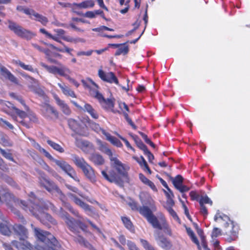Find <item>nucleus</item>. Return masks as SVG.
I'll use <instances>...</instances> for the list:
<instances>
[{"label":"nucleus","instance_id":"obj_51","mask_svg":"<svg viewBox=\"0 0 250 250\" xmlns=\"http://www.w3.org/2000/svg\"><path fill=\"white\" fill-rule=\"evenodd\" d=\"M70 73H67L66 74V76H65L64 77L67 79L68 80L69 82H70L71 83H73L76 87H78L79 86V83L76 81H75L74 79L71 78L70 76H69V74Z\"/></svg>","mask_w":250,"mask_h":250},{"label":"nucleus","instance_id":"obj_11","mask_svg":"<svg viewBox=\"0 0 250 250\" xmlns=\"http://www.w3.org/2000/svg\"><path fill=\"white\" fill-rule=\"evenodd\" d=\"M82 82L83 86L89 89V93L91 96L98 100L102 99L103 95L98 91V85L91 79L88 78L85 80H82Z\"/></svg>","mask_w":250,"mask_h":250},{"label":"nucleus","instance_id":"obj_41","mask_svg":"<svg viewBox=\"0 0 250 250\" xmlns=\"http://www.w3.org/2000/svg\"><path fill=\"white\" fill-rule=\"evenodd\" d=\"M200 205H204V204H208L212 205V201L207 195L202 196L199 200Z\"/></svg>","mask_w":250,"mask_h":250},{"label":"nucleus","instance_id":"obj_47","mask_svg":"<svg viewBox=\"0 0 250 250\" xmlns=\"http://www.w3.org/2000/svg\"><path fill=\"white\" fill-rule=\"evenodd\" d=\"M0 151L3 157L5 158L13 161V158L11 154L9 151H6L0 148Z\"/></svg>","mask_w":250,"mask_h":250},{"label":"nucleus","instance_id":"obj_42","mask_svg":"<svg viewBox=\"0 0 250 250\" xmlns=\"http://www.w3.org/2000/svg\"><path fill=\"white\" fill-rule=\"evenodd\" d=\"M0 230L4 235H8L10 233L9 227L3 224H0Z\"/></svg>","mask_w":250,"mask_h":250},{"label":"nucleus","instance_id":"obj_3","mask_svg":"<svg viewBox=\"0 0 250 250\" xmlns=\"http://www.w3.org/2000/svg\"><path fill=\"white\" fill-rule=\"evenodd\" d=\"M140 212L147 219L148 222L151 224L154 228L163 230L166 233L169 235L171 234V229L167 223L165 217L162 214L160 213L156 217L146 207L141 208Z\"/></svg>","mask_w":250,"mask_h":250},{"label":"nucleus","instance_id":"obj_61","mask_svg":"<svg viewBox=\"0 0 250 250\" xmlns=\"http://www.w3.org/2000/svg\"><path fill=\"white\" fill-rule=\"evenodd\" d=\"M118 136L125 142V145L128 148L132 149L133 151L134 150V149L131 146L130 144L127 140L120 136L119 135H118Z\"/></svg>","mask_w":250,"mask_h":250},{"label":"nucleus","instance_id":"obj_12","mask_svg":"<svg viewBox=\"0 0 250 250\" xmlns=\"http://www.w3.org/2000/svg\"><path fill=\"white\" fill-rule=\"evenodd\" d=\"M41 65L45 68L49 73L54 75L58 74L64 77L67 73H71V71L67 67L62 65L60 67L54 65L48 66L43 63H41Z\"/></svg>","mask_w":250,"mask_h":250},{"label":"nucleus","instance_id":"obj_59","mask_svg":"<svg viewBox=\"0 0 250 250\" xmlns=\"http://www.w3.org/2000/svg\"><path fill=\"white\" fill-rule=\"evenodd\" d=\"M23 12L27 15H29L30 18L32 19V17H33V13H35V11L29 9L24 8Z\"/></svg>","mask_w":250,"mask_h":250},{"label":"nucleus","instance_id":"obj_14","mask_svg":"<svg viewBox=\"0 0 250 250\" xmlns=\"http://www.w3.org/2000/svg\"><path fill=\"white\" fill-rule=\"evenodd\" d=\"M75 144L85 153H89L94 150L93 145L89 141L83 139L76 137Z\"/></svg>","mask_w":250,"mask_h":250},{"label":"nucleus","instance_id":"obj_43","mask_svg":"<svg viewBox=\"0 0 250 250\" xmlns=\"http://www.w3.org/2000/svg\"><path fill=\"white\" fill-rule=\"evenodd\" d=\"M53 31L56 33V35L55 36L58 37L59 39L60 37L63 40L64 37H67V36H64L65 33V31L62 29H55Z\"/></svg>","mask_w":250,"mask_h":250},{"label":"nucleus","instance_id":"obj_58","mask_svg":"<svg viewBox=\"0 0 250 250\" xmlns=\"http://www.w3.org/2000/svg\"><path fill=\"white\" fill-rule=\"evenodd\" d=\"M144 153L147 156L149 161L151 162L154 158L153 155L148 149H147Z\"/></svg>","mask_w":250,"mask_h":250},{"label":"nucleus","instance_id":"obj_1","mask_svg":"<svg viewBox=\"0 0 250 250\" xmlns=\"http://www.w3.org/2000/svg\"><path fill=\"white\" fill-rule=\"evenodd\" d=\"M105 153L109 156L111 166L116 170L118 174L112 171L108 174L106 171L103 170L102 171L103 176L108 181L122 187L124 182L128 180V171L129 167L120 161L118 159L117 155L113 154L110 149L105 148Z\"/></svg>","mask_w":250,"mask_h":250},{"label":"nucleus","instance_id":"obj_40","mask_svg":"<svg viewBox=\"0 0 250 250\" xmlns=\"http://www.w3.org/2000/svg\"><path fill=\"white\" fill-rule=\"evenodd\" d=\"M182 182L183 178L179 175H177L172 180V183L176 188H178L181 185H182Z\"/></svg>","mask_w":250,"mask_h":250},{"label":"nucleus","instance_id":"obj_9","mask_svg":"<svg viewBox=\"0 0 250 250\" xmlns=\"http://www.w3.org/2000/svg\"><path fill=\"white\" fill-rule=\"evenodd\" d=\"M214 220L215 222L219 223L221 222V221L224 222V226L226 228H227L230 226L231 228V229H227L226 230V233L231 235L233 236H236L237 233V228L234 226L233 222L230 221L229 217L228 216L218 211L214 216Z\"/></svg>","mask_w":250,"mask_h":250},{"label":"nucleus","instance_id":"obj_37","mask_svg":"<svg viewBox=\"0 0 250 250\" xmlns=\"http://www.w3.org/2000/svg\"><path fill=\"white\" fill-rule=\"evenodd\" d=\"M122 220L126 229L130 231L133 230V226L130 220L127 217H122Z\"/></svg>","mask_w":250,"mask_h":250},{"label":"nucleus","instance_id":"obj_55","mask_svg":"<svg viewBox=\"0 0 250 250\" xmlns=\"http://www.w3.org/2000/svg\"><path fill=\"white\" fill-rule=\"evenodd\" d=\"M0 124L1 125H6L9 128L13 129V126L9 122L0 118Z\"/></svg>","mask_w":250,"mask_h":250},{"label":"nucleus","instance_id":"obj_20","mask_svg":"<svg viewBox=\"0 0 250 250\" xmlns=\"http://www.w3.org/2000/svg\"><path fill=\"white\" fill-rule=\"evenodd\" d=\"M69 197L73 200L77 205L81 207L84 210V211L86 212V213L89 215H91L93 212L92 209L91 207L86 204V203L83 202L80 199L77 198L74 194H69Z\"/></svg>","mask_w":250,"mask_h":250},{"label":"nucleus","instance_id":"obj_32","mask_svg":"<svg viewBox=\"0 0 250 250\" xmlns=\"http://www.w3.org/2000/svg\"><path fill=\"white\" fill-rule=\"evenodd\" d=\"M73 161L75 164L81 169L88 164L83 158L79 157L76 155L73 156Z\"/></svg>","mask_w":250,"mask_h":250},{"label":"nucleus","instance_id":"obj_6","mask_svg":"<svg viewBox=\"0 0 250 250\" xmlns=\"http://www.w3.org/2000/svg\"><path fill=\"white\" fill-rule=\"evenodd\" d=\"M15 234L19 237L20 242L13 241L12 245L15 247L18 250H32L33 248L29 243L25 241L27 238L28 231L27 229L21 225H15L13 227Z\"/></svg>","mask_w":250,"mask_h":250},{"label":"nucleus","instance_id":"obj_39","mask_svg":"<svg viewBox=\"0 0 250 250\" xmlns=\"http://www.w3.org/2000/svg\"><path fill=\"white\" fill-rule=\"evenodd\" d=\"M186 229L188 235L190 236L192 241L199 247V241L197 238L196 237V236H195L194 233L192 230V229L189 228H187Z\"/></svg>","mask_w":250,"mask_h":250},{"label":"nucleus","instance_id":"obj_17","mask_svg":"<svg viewBox=\"0 0 250 250\" xmlns=\"http://www.w3.org/2000/svg\"><path fill=\"white\" fill-rule=\"evenodd\" d=\"M41 183L47 190L52 191L53 193L57 194L61 200L63 201L64 196L57 187L53 185L50 182L45 179H43L42 181H41Z\"/></svg>","mask_w":250,"mask_h":250},{"label":"nucleus","instance_id":"obj_10","mask_svg":"<svg viewBox=\"0 0 250 250\" xmlns=\"http://www.w3.org/2000/svg\"><path fill=\"white\" fill-rule=\"evenodd\" d=\"M40 31L41 33L45 35L46 37L51 39L62 44L63 46V48L56 47L53 44L51 43H47L46 42H43L44 44L46 45L48 47L56 51L62 53L66 52L68 54H71V52L73 51V49L69 48L68 47H67L60 40H59L58 37L52 35L51 34L49 33L44 28H41L40 29Z\"/></svg>","mask_w":250,"mask_h":250},{"label":"nucleus","instance_id":"obj_21","mask_svg":"<svg viewBox=\"0 0 250 250\" xmlns=\"http://www.w3.org/2000/svg\"><path fill=\"white\" fill-rule=\"evenodd\" d=\"M0 71L1 74L6 79L10 82L16 83H19L18 79L15 77L4 66H0Z\"/></svg>","mask_w":250,"mask_h":250},{"label":"nucleus","instance_id":"obj_63","mask_svg":"<svg viewBox=\"0 0 250 250\" xmlns=\"http://www.w3.org/2000/svg\"><path fill=\"white\" fill-rule=\"evenodd\" d=\"M200 205V211L202 214L204 215H207L208 214V210L206 207L204 206V205Z\"/></svg>","mask_w":250,"mask_h":250},{"label":"nucleus","instance_id":"obj_36","mask_svg":"<svg viewBox=\"0 0 250 250\" xmlns=\"http://www.w3.org/2000/svg\"><path fill=\"white\" fill-rule=\"evenodd\" d=\"M140 242L145 250H156L153 246L146 240L141 238L140 239Z\"/></svg>","mask_w":250,"mask_h":250},{"label":"nucleus","instance_id":"obj_28","mask_svg":"<svg viewBox=\"0 0 250 250\" xmlns=\"http://www.w3.org/2000/svg\"><path fill=\"white\" fill-rule=\"evenodd\" d=\"M99 102L102 105V106L107 109H111L114 106V104L113 101L111 99H105L104 97L102 96V99H99Z\"/></svg>","mask_w":250,"mask_h":250},{"label":"nucleus","instance_id":"obj_38","mask_svg":"<svg viewBox=\"0 0 250 250\" xmlns=\"http://www.w3.org/2000/svg\"><path fill=\"white\" fill-rule=\"evenodd\" d=\"M15 63L16 64L20 65L21 67H22L24 70H28L29 71H32V72L34 71V69L33 68L32 66L30 65L25 64L23 62H22L19 60L15 61Z\"/></svg>","mask_w":250,"mask_h":250},{"label":"nucleus","instance_id":"obj_53","mask_svg":"<svg viewBox=\"0 0 250 250\" xmlns=\"http://www.w3.org/2000/svg\"><path fill=\"white\" fill-rule=\"evenodd\" d=\"M140 134L147 144L150 145L151 146L153 147H155L154 144L147 138V136L146 134L142 132H140Z\"/></svg>","mask_w":250,"mask_h":250},{"label":"nucleus","instance_id":"obj_22","mask_svg":"<svg viewBox=\"0 0 250 250\" xmlns=\"http://www.w3.org/2000/svg\"><path fill=\"white\" fill-rule=\"evenodd\" d=\"M54 98L57 104L60 106L62 112L66 115H70L71 110L64 101L61 100L56 94L54 95Z\"/></svg>","mask_w":250,"mask_h":250},{"label":"nucleus","instance_id":"obj_23","mask_svg":"<svg viewBox=\"0 0 250 250\" xmlns=\"http://www.w3.org/2000/svg\"><path fill=\"white\" fill-rule=\"evenodd\" d=\"M84 175L92 182L96 181V175L93 168L87 164L82 169Z\"/></svg>","mask_w":250,"mask_h":250},{"label":"nucleus","instance_id":"obj_50","mask_svg":"<svg viewBox=\"0 0 250 250\" xmlns=\"http://www.w3.org/2000/svg\"><path fill=\"white\" fill-rule=\"evenodd\" d=\"M174 205V202L172 198H167V202L165 205V208L167 210H168V208H172Z\"/></svg>","mask_w":250,"mask_h":250},{"label":"nucleus","instance_id":"obj_45","mask_svg":"<svg viewBox=\"0 0 250 250\" xmlns=\"http://www.w3.org/2000/svg\"><path fill=\"white\" fill-rule=\"evenodd\" d=\"M75 241L81 244H83L86 247H88L89 246L90 248L93 249V247L88 242H85L83 238L81 236H79L75 238Z\"/></svg>","mask_w":250,"mask_h":250},{"label":"nucleus","instance_id":"obj_7","mask_svg":"<svg viewBox=\"0 0 250 250\" xmlns=\"http://www.w3.org/2000/svg\"><path fill=\"white\" fill-rule=\"evenodd\" d=\"M2 109L7 114L10 115L13 120L21 123L24 125H26L22 121V119L27 116V114L25 112L18 109L10 103H7V104H5L3 106Z\"/></svg>","mask_w":250,"mask_h":250},{"label":"nucleus","instance_id":"obj_35","mask_svg":"<svg viewBox=\"0 0 250 250\" xmlns=\"http://www.w3.org/2000/svg\"><path fill=\"white\" fill-rule=\"evenodd\" d=\"M47 143L50 146H51L55 150L60 153L64 152V149L58 144H57L50 140H48L47 141Z\"/></svg>","mask_w":250,"mask_h":250},{"label":"nucleus","instance_id":"obj_34","mask_svg":"<svg viewBox=\"0 0 250 250\" xmlns=\"http://www.w3.org/2000/svg\"><path fill=\"white\" fill-rule=\"evenodd\" d=\"M63 40H64L67 42L73 43L75 44H77L79 42L84 43L85 42V40L84 39L79 38V37L73 38V37H71L70 36H67V37H64Z\"/></svg>","mask_w":250,"mask_h":250},{"label":"nucleus","instance_id":"obj_52","mask_svg":"<svg viewBox=\"0 0 250 250\" xmlns=\"http://www.w3.org/2000/svg\"><path fill=\"white\" fill-rule=\"evenodd\" d=\"M136 144L138 147L145 152L147 149L146 146L140 140H136Z\"/></svg>","mask_w":250,"mask_h":250},{"label":"nucleus","instance_id":"obj_64","mask_svg":"<svg viewBox=\"0 0 250 250\" xmlns=\"http://www.w3.org/2000/svg\"><path fill=\"white\" fill-rule=\"evenodd\" d=\"M119 240L122 245H125L127 243L126 242V239L123 235H120L119 237Z\"/></svg>","mask_w":250,"mask_h":250},{"label":"nucleus","instance_id":"obj_46","mask_svg":"<svg viewBox=\"0 0 250 250\" xmlns=\"http://www.w3.org/2000/svg\"><path fill=\"white\" fill-rule=\"evenodd\" d=\"M167 211L175 220L180 222V219L179 217H178L175 211L172 209V208H170L168 207V210H167Z\"/></svg>","mask_w":250,"mask_h":250},{"label":"nucleus","instance_id":"obj_62","mask_svg":"<svg viewBox=\"0 0 250 250\" xmlns=\"http://www.w3.org/2000/svg\"><path fill=\"white\" fill-rule=\"evenodd\" d=\"M178 189L180 192H184L188 191L189 188L188 187L183 185V184L181 185L178 188H177Z\"/></svg>","mask_w":250,"mask_h":250},{"label":"nucleus","instance_id":"obj_13","mask_svg":"<svg viewBox=\"0 0 250 250\" xmlns=\"http://www.w3.org/2000/svg\"><path fill=\"white\" fill-rule=\"evenodd\" d=\"M41 107L42 113L45 118L51 120H54L58 118V112L50 104H44L41 105Z\"/></svg>","mask_w":250,"mask_h":250},{"label":"nucleus","instance_id":"obj_49","mask_svg":"<svg viewBox=\"0 0 250 250\" xmlns=\"http://www.w3.org/2000/svg\"><path fill=\"white\" fill-rule=\"evenodd\" d=\"M94 52L92 50H90L87 51H78L77 53V55L78 56H90L92 55V53Z\"/></svg>","mask_w":250,"mask_h":250},{"label":"nucleus","instance_id":"obj_18","mask_svg":"<svg viewBox=\"0 0 250 250\" xmlns=\"http://www.w3.org/2000/svg\"><path fill=\"white\" fill-rule=\"evenodd\" d=\"M81 122L82 124H80L77 121L72 119H70L68 121V125L72 129L81 135L86 136V133L82 132L80 131L81 128H84L85 127L84 123L85 122V120L84 121H81Z\"/></svg>","mask_w":250,"mask_h":250},{"label":"nucleus","instance_id":"obj_30","mask_svg":"<svg viewBox=\"0 0 250 250\" xmlns=\"http://www.w3.org/2000/svg\"><path fill=\"white\" fill-rule=\"evenodd\" d=\"M133 158L140 165L142 168L146 171H147L149 173H151V170L149 168L146 161L145 160L143 156H141L140 158L134 156Z\"/></svg>","mask_w":250,"mask_h":250},{"label":"nucleus","instance_id":"obj_31","mask_svg":"<svg viewBox=\"0 0 250 250\" xmlns=\"http://www.w3.org/2000/svg\"><path fill=\"white\" fill-rule=\"evenodd\" d=\"M104 135L106 137V140L114 146H116L117 147L122 146L123 145L122 143L116 138L112 136L109 133L106 132H104Z\"/></svg>","mask_w":250,"mask_h":250},{"label":"nucleus","instance_id":"obj_5","mask_svg":"<svg viewBox=\"0 0 250 250\" xmlns=\"http://www.w3.org/2000/svg\"><path fill=\"white\" fill-rule=\"evenodd\" d=\"M65 207L67 208L73 214L79 218L77 220H75L70 217L68 213L64 211L61 210L59 213V216L64 220L67 225L72 231H74L77 227L80 228L82 230H84L86 227L83 223L84 219L79 215L77 211L74 210L67 203H64Z\"/></svg>","mask_w":250,"mask_h":250},{"label":"nucleus","instance_id":"obj_26","mask_svg":"<svg viewBox=\"0 0 250 250\" xmlns=\"http://www.w3.org/2000/svg\"><path fill=\"white\" fill-rule=\"evenodd\" d=\"M84 125L85 127H90L92 129L98 133H101L104 135V132H106L104 130L102 129L98 124L93 122H90L88 119H85Z\"/></svg>","mask_w":250,"mask_h":250},{"label":"nucleus","instance_id":"obj_57","mask_svg":"<svg viewBox=\"0 0 250 250\" xmlns=\"http://www.w3.org/2000/svg\"><path fill=\"white\" fill-rule=\"evenodd\" d=\"M145 185L149 186L154 191H157V189L154 183L148 180Z\"/></svg>","mask_w":250,"mask_h":250},{"label":"nucleus","instance_id":"obj_25","mask_svg":"<svg viewBox=\"0 0 250 250\" xmlns=\"http://www.w3.org/2000/svg\"><path fill=\"white\" fill-rule=\"evenodd\" d=\"M57 85L61 89L62 93L67 96H70L73 98H76V95L74 92L68 86L64 83H58Z\"/></svg>","mask_w":250,"mask_h":250},{"label":"nucleus","instance_id":"obj_27","mask_svg":"<svg viewBox=\"0 0 250 250\" xmlns=\"http://www.w3.org/2000/svg\"><path fill=\"white\" fill-rule=\"evenodd\" d=\"M89 160L95 165L100 166L102 165L104 163V160L103 157L98 154H92L89 157Z\"/></svg>","mask_w":250,"mask_h":250},{"label":"nucleus","instance_id":"obj_60","mask_svg":"<svg viewBox=\"0 0 250 250\" xmlns=\"http://www.w3.org/2000/svg\"><path fill=\"white\" fill-rule=\"evenodd\" d=\"M84 16L88 18H95L96 17L95 14L93 11H87L86 12Z\"/></svg>","mask_w":250,"mask_h":250},{"label":"nucleus","instance_id":"obj_24","mask_svg":"<svg viewBox=\"0 0 250 250\" xmlns=\"http://www.w3.org/2000/svg\"><path fill=\"white\" fill-rule=\"evenodd\" d=\"M94 1L93 0H86L81 3H72V9H87L92 8L94 6Z\"/></svg>","mask_w":250,"mask_h":250},{"label":"nucleus","instance_id":"obj_2","mask_svg":"<svg viewBox=\"0 0 250 250\" xmlns=\"http://www.w3.org/2000/svg\"><path fill=\"white\" fill-rule=\"evenodd\" d=\"M21 204L23 209L37 216L43 224H46L47 221L53 224H56V222L53 218L43 211V208L46 209L51 208L53 206L50 203L43 204L41 201L35 198L33 193L30 195V199L27 204L24 201H21Z\"/></svg>","mask_w":250,"mask_h":250},{"label":"nucleus","instance_id":"obj_44","mask_svg":"<svg viewBox=\"0 0 250 250\" xmlns=\"http://www.w3.org/2000/svg\"><path fill=\"white\" fill-rule=\"evenodd\" d=\"M128 51V48L127 46H121L119 47L115 53V55L119 56L122 54H125Z\"/></svg>","mask_w":250,"mask_h":250},{"label":"nucleus","instance_id":"obj_54","mask_svg":"<svg viewBox=\"0 0 250 250\" xmlns=\"http://www.w3.org/2000/svg\"><path fill=\"white\" fill-rule=\"evenodd\" d=\"M221 234V230L217 228H214L213 229L211 236H212V238L217 237L218 236L220 235Z\"/></svg>","mask_w":250,"mask_h":250},{"label":"nucleus","instance_id":"obj_48","mask_svg":"<svg viewBox=\"0 0 250 250\" xmlns=\"http://www.w3.org/2000/svg\"><path fill=\"white\" fill-rule=\"evenodd\" d=\"M126 244L129 250H140L136 245L131 241L128 240Z\"/></svg>","mask_w":250,"mask_h":250},{"label":"nucleus","instance_id":"obj_56","mask_svg":"<svg viewBox=\"0 0 250 250\" xmlns=\"http://www.w3.org/2000/svg\"><path fill=\"white\" fill-rule=\"evenodd\" d=\"M167 190H164V192L167 197V198H173L174 197V195L171 189L168 188L167 189Z\"/></svg>","mask_w":250,"mask_h":250},{"label":"nucleus","instance_id":"obj_19","mask_svg":"<svg viewBox=\"0 0 250 250\" xmlns=\"http://www.w3.org/2000/svg\"><path fill=\"white\" fill-rule=\"evenodd\" d=\"M98 75L100 78L104 81L110 83H115L118 84V81L116 77L113 72L105 73L102 70H99Z\"/></svg>","mask_w":250,"mask_h":250},{"label":"nucleus","instance_id":"obj_29","mask_svg":"<svg viewBox=\"0 0 250 250\" xmlns=\"http://www.w3.org/2000/svg\"><path fill=\"white\" fill-rule=\"evenodd\" d=\"M30 79L31 81V83H32V85H29V88L31 89V90L40 96H43L44 94V91L42 89L36 86L38 85L36 80L31 78H30Z\"/></svg>","mask_w":250,"mask_h":250},{"label":"nucleus","instance_id":"obj_8","mask_svg":"<svg viewBox=\"0 0 250 250\" xmlns=\"http://www.w3.org/2000/svg\"><path fill=\"white\" fill-rule=\"evenodd\" d=\"M8 27L18 36L27 40H31L36 35L33 32L24 29L17 23L10 21H8Z\"/></svg>","mask_w":250,"mask_h":250},{"label":"nucleus","instance_id":"obj_33","mask_svg":"<svg viewBox=\"0 0 250 250\" xmlns=\"http://www.w3.org/2000/svg\"><path fill=\"white\" fill-rule=\"evenodd\" d=\"M32 20L39 21L44 25H45L48 22V20L46 17L40 15L36 12L35 13H33V17H32Z\"/></svg>","mask_w":250,"mask_h":250},{"label":"nucleus","instance_id":"obj_15","mask_svg":"<svg viewBox=\"0 0 250 250\" xmlns=\"http://www.w3.org/2000/svg\"><path fill=\"white\" fill-rule=\"evenodd\" d=\"M72 103L79 109L84 112H87L93 118L95 119L98 118V114L90 104L83 102V106H81L79 105L75 102L72 101Z\"/></svg>","mask_w":250,"mask_h":250},{"label":"nucleus","instance_id":"obj_16","mask_svg":"<svg viewBox=\"0 0 250 250\" xmlns=\"http://www.w3.org/2000/svg\"><path fill=\"white\" fill-rule=\"evenodd\" d=\"M154 237L157 244L162 248L169 250L171 248L172 245L170 242L166 237L160 235L159 232L156 231L155 232Z\"/></svg>","mask_w":250,"mask_h":250},{"label":"nucleus","instance_id":"obj_4","mask_svg":"<svg viewBox=\"0 0 250 250\" xmlns=\"http://www.w3.org/2000/svg\"><path fill=\"white\" fill-rule=\"evenodd\" d=\"M31 141L32 145L35 148L38 149L41 153H42L50 160L54 162L64 172H65L75 181L79 182V179L77 176L76 171L68 163L63 160H58L54 159L48 152H47L45 149L42 148L39 144L36 143L33 140Z\"/></svg>","mask_w":250,"mask_h":250}]
</instances>
